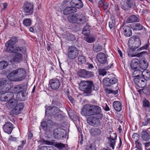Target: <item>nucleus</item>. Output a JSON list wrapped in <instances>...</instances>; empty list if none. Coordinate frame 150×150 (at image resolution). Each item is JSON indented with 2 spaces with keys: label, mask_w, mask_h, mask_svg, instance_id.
<instances>
[{
  "label": "nucleus",
  "mask_w": 150,
  "mask_h": 150,
  "mask_svg": "<svg viewBox=\"0 0 150 150\" xmlns=\"http://www.w3.org/2000/svg\"><path fill=\"white\" fill-rule=\"evenodd\" d=\"M99 116L98 118L92 116L88 117L87 120L88 123L93 126H99L100 125V121L99 120L100 119Z\"/></svg>",
  "instance_id": "14"
},
{
  "label": "nucleus",
  "mask_w": 150,
  "mask_h": 150,
  "mask_svg": "<svg viewBox=\"0 0 150 150\" xmlns=\"http://www.w3.org/2000/svg\"><path fill=\"white\" fill-rule=\"evenodd\" d=\"M144 120L145 122H143V125L144 126H146L150 122V114H148L146 115Z\"/></svg>",
  "instance_id": "36"
},
{
  "label": "nucleus",
  "mask_w": 150,
  "mask_h": 150,
  "mask_svg": "<svg viewBox=\"0 0 150 150\" xmlns=\"http://www.w3.org/2000/svg\"><path fill=\"white\" fill-rule=\"evenodd\" d=\"M78 60L82 64L85 63L86 61L85 57L83 55H79L78 57Z\"/></svg>",
  "instance_id": "43"
},
{
  "label": "nucleus",
  "mask_w": 150,
  "mask_h": 150,
  "mask_svg": "<svg viewBox=\"0 0 150 150\" xmlns=\"http://www.w3.org/2000/svg\"><path fill=\"white\" fill-rule=\"evenodd\" d=\"M85 67L87 68H88V69H92L94 68L92 64H91L90 63H88L86 64Z\"/></svg>",
  "instance_id": "60"
},
{
  "label": "nucleus",
  "mask_w": 150,
  "mask_h": 150,
  "mask_svg": "<svg viewBox=\"0 0 150 150\" xmlns=\"http://www.w3.org/2000/svg\"><path fill=\"white\" fill-rule=\"evenodd\" d=\"M22 8L25 13H29L30 14L33 13V5L31 3L25 2L23 5Z\"/></svg>",
  "instance_id": "13"
},
{
  "label": "nucleus",
  "mask_w": 150,
  "mask_h": 150,
  "mask_svg": "<svg viewBox=\"0 0 150 150\" xmlns=\"http://www.w3.org/2000/svg\"><path fill=\"white\" fill-rule=\"evenodd\" d=\"M77 2H78V1H76V0H72L70 2V5L72 6H76Z\"/></svg>",
  "instance_id": "55"
},
{
  "label": "nucleus",
  "mask_w": 150,
  "mask_h": 150,
  "mask_svg": "<svg viewBox=\"0 0 150 150\" xmlns=\"http://www.w3.org/2000/svg\"><path fill=\"white\" fill-rule=\"evenodd\" d=\"M39 150H54L53 148L49 146H43L39 148Z\"/></svg>",
  "instance_id": "44"
},
{
  "label": "nucleus",
  "mask_w": 150,
  "mask_h": 150,
  "mask_svg": "<svg viewBox=\"0 0 150 150\" xmlns=\"http://www.w3.org/2000/svg\"><path fill=\"white\" fill-rule=\"evenodd\" d=\"M127 6L129 8H133L135 6V2L134 0H126Z\"/></svg>",
  "instance_id": "34"
},
{
  "label": "nucleus",
  "mask_w": 150,
  "mask_h": 150,
  "mask_svg": "<svg viewBox=\"0 0 150 150\" xmlns=\"http://www.w3.org/2000/svg\"><path fill=\"white\" fill-rule=\"evenodd\" d=\"M49 84L51 89L53 90L56 91L59 88L60 86V82L57 79H53L49 81Z\"/></svg>",
  "instance_id": "15"
},
{
  "label": "nucleus",
  "mask_w": 150,
  "mask_h": 150,
  "mask_svg": "<svg viewBox=\"0 0 150 150\" xmlns=\"http://www.w3.org/2000/svg\"><path fill=\"white\" fill-rule=\"evenodd\" d=\"M68 98L69 100L72 103H74V100L73 98L71 96H68Z\"/></svg>",
  "instance_id": "63"
},
{
  "label": "nucleus",
  "mask_w": 150,
  "mask_h": 150,
  "mask_svg": "<svg viewBox=\"0 0 150 150\" xmlns=\"http://www.w3.org/2000/svg\"><path fill=\"white\" fill-rule=\"evenodd\" d=\"M102 49V47L100 45H94L93 47V51L96 52L101 51Z\"/></svg>",
  "instance_id": "41"
},
{
  "label": "nucleus",
  "mask_w": 150,
  "mask_h": 150,
  "mask_svg": "<svg viewBox=\"0 0 150 150\" xmlns=\"http://www.w3.org/2000/svg\"><path fill=\"white\" fill-rule=\"evenodd\" d=\"M54 142L53 141H50L44 139H42L40 141V142L41 144H43L54 145V146L60 150L62 149L65 147V144L63 143H57L54 144Z\"/></svg>",
  "instance_id": "11"
},
{
  "label": "nucleus",
  "mask_w": 150,
  "mask_h": 150,
  "mask_svg": "<svg viewBox=\"0 0 150 150\" xmlns=\"http://www.w3.org/2000/svg\"><path fill=\"white\" fill-rule=\"evenodd\" d=\"M31 23V21L30 19H26L23 20V24L26 26H28L30 25Z\"/></svg>",
  "instance_id": "46"
},
{
  "label": "nucleus",
  "mask_w": 150,
  "mask_h": 150,
  "mask_svg": "<svg viewBox=\"0 0 150 150\" xmlns=\"http://www.w3.org/2000/svg\"><path fill=\"white\" fill-rule=\"evenodd\" d=\"M93 76L94 74L93 72L86 71V78L92 77Z\"/></svg>",
  "instance_id": "53"
},
{
  "label": "nucleus",
  "mask_w": 150,
  "mask_h": 150,
  "mask_svg": "<svg viewBox=\"0 0 150 150\" xmlns=\"http://www.w3.org/2000/svg\"><path fill=\"white\" fill-rule=\"evenodd\" d=\"M135 142L136 146L138 147V148H141V147L142 146V144L139 140H137V141H135Z\"/></svg>",
  "instance_id": "58"
},
{
  "label": "nucleus",
  "mask_w": 150,
  "mask_h": 150,
  "mask_svg": "<svg viewBox=\"0 0 150 150\" xmlns=\"http://www.w3.org/2000/svg\"><path fill=\"white\" fill-rule=\"evenodd\" d=\"M143 105L144 107H148L149 105V102L146 100H144L143 101Z\"/></svg>",
  "instance_id": "56"
},
{
  "label": "nucleus",
  "mask_w": 150,
  "mask_h": 150,
  "mask_svg": "<svg viewBox=\"0 0 150 150\" xmlns=\"http://www.w3.org/2000/svg\"><path fill=\"white\" fill-rule=\"evenodd\" d=\"M101 111V108L99 106L87 104L82 107L81 112L82 115L86 116L98 115L99 118L101 119L103 115L100 114Z\"/></svg>",
  "instance_id": "1"
},
{
  "label": "nucleus",
  "mask_w": 150,
  "mask_h": 150,
  "mask_svg": "<svg viewBox=\"0 0 150 150\" xmlns=\"http://www.w3.org/2000/svg\"><path fill=\"white\" fill-rule=\"evenodd\" d=\"M3 128L4 131L10 134L13 128V124L9 122H6L3 125Z\"/></svg>",
  "instance_id": "19"
},
{
  "label": "nucleus",
  "mask_w": 150,
  "mask_h": 150,
  "mask_svg": "<svg viewBox=\"0 0 150 150\" xmlns=\"http://www.w3.org/2000/svg\"><path fill=\"white\" fill-rule=\"evenodd\" d=\"M144 27L139 23L136 24L135 25L133 26L132 29L134 30H142Z\"/></svg>",
  "instance_id": "39"
},
{
  "label": "nucleus",
  "mask_w": 150,
  "mask_h": 150,
  "mask_svg": "<svg viewBox=\"0 0 150 150\" xmlns=\"http://www.w3.org/2000/svg\"><path fill=\"white\" fill-rule=\"evenodd\" d=\"M132 137L134 141H137L139 139V136L138 134L135 133L132 135Z\"/></svg>",
  "instance_id": "52"
},
{
  "label": "nucleus",
  "mask_w": 150,
  "mask_h": 150,
  "mask_svg": "<svg viewBox=\"0 0 150 150\" xmlns=\"http://www.w3.org/2000/svg\"><path fill=\"white\" fill-rule=\"evenodd\" d=\"M83 6V4L82 1L80 0H78L76 7L78 8H82Z\"/></svg>",
  "instance_id": "48"
},
{
  "label": "nucleus",
  "mask_w": 150,
  "mask_h": 150,
  "mask_svg": "<svg viewBox=\"0 0 150 150\" xmlns=\"http://www.w3.org/2000/svg\"><path fill=\"white\" fill-rule=\"evenodd\" d=\"M139 60L137 58H134L132 59L131 62L130 67L132 69L135 70L137 68Z\"/></svg>",
  "instance_id": "31"
},
{
  "label": "nucleus",
  "mask_w": 150,
  "mask_h": 150,
  "mask_svg": "<svg viewBox=\"0 0 150 150\" xmlns=\"http://www.w3.org/2000/svg\"><path fill=\"white\" fill-rule=\"evenodd\" d=\"M139 21V19L135 15L130 16L127 18L126 22L127 23H130Z\"/></svg>",
  "instance_id": "30"
},
{
  "label": "nucleus",
  "mask_w": 150,
  "mask_h": 150,
  "mask_svg": "<svg viewBox=\"0 0 150 150\" xmlns=\"http://www.w3.org/2000/svg\"><path fill=\"white\" fill-rule=\"evenodd\" d=\"M107 73L106 71L105 70L103 69H100L99 71V74L100 75L104 76Z\"/></svg>",
  "instance_id": "54"
},
{
  "label": "nucleus",
  "mask_w": 150,
  "mask_h": 150,
  "mask_svg": "<svg viewBox=\"0 0 150 150\" xmlns=\"http://www.w3.org/2000/svg\"><path fill=\"white\" fill-rule=\"evenodd\" d=\"M79 53V50L75 47L73 46L69 47L68 49L67 58L70 60H73L76 58Z\"/></svg>",
  "instance_id": "7"
},
{
  "label": "nucleus",
  "mask_w": 150,
  "mask_h": 150,
  "mask_svg": "<svg viewBox=\"0 0 150 150\" xmlns=\"http://www.w3.org/2000/svg\"><path fill=\"white\" fill-rule=\"evenodd\" d=\"M96 59L99 63L104 64L107 63V56L104 53L100 52L97 54Z\"/></svg>",
  "instance_id": "18"
},
{
  "label": "nucleus",
  "mask_w": 150,
  "mask_h": 150,
  "mask_svg": "<svg viewBox=\"0 0 150 150\" xmlns=\"http://www.w3.org/2000/svg\"><path fill=\"white\" fill-rule=\"evenodd\" d=\"M140 66L141 69L144 70H146V69L148 67V64L144 60L140 64Z\"/></svg>",
  "instance_id": "40"
},
{
  "label": "nucleus",
  "mask_w": 150,
  "mask_h": 150,
  "mask_svg": "<svg viewBox=\"0 0 150 150\" xmlns=\"http://www.w3.org/2000/svg\"><path fill=\"white\" fill-rule=\"evenodd\" d=\"M117 138V135L115 133H113L111 134L110 137L108 138V140L109 142L110 147H112V149L115 148V139Z\"/></svg>",
  "instance_id": "20"
},
{
  "label": "nucleus",
  "mask_w": 150,
  "mask_h": 150,
  "mask_svg": "<svg viewBox=\"0 0 150 150\" xmlns=\"http://www.w3.org/2000/svg\"><path fill=\"white\" fill-rule=\"evenodd\" d=\"M99 86L97 85H94L93 83V86L92 87V90L97 91L99 89Z\"/></svg>",
  "instance_id": "59"
},
{
  "label": "nucleus",
  "mask_w": 150,
  "mask_h": 150,
  "mask_svg": "<svg viewBox=\"0 0 150 150\" xmlns=\"http://www.w3.org/2000/svg\"><path fill=\"white\" fill-rule=\"evenodd\" d=\"M90 33L89 26L88 25H86L83 28L82 33L86 36H88L89 35Z\"/></svg>",
  "instance_id": "33"
},
{
  "label": "nucleus",
  "mask_w": 150,
  "mask_h": 150,
  "mask_svg": "<svg viewBox=\"0 0 150 150\" xmlns=\"http://www.w3.org/2000/svg\"><path fill=\"white\" fill-rule=\"evenodd\" d=\"M90 133L93 136H96L100 135L101 132L100 129L96 128H93L90 130Z\"/></svg>",
  "instance_id": "29"
},
{
  "label": "nucleus",
  "mask_w": 150,
  "mask_h": 150,
  "mask_svg": "<svg viewBox=\"0 0 150 150\" xmlns=\"http://www.w3.org/2000/svg\"><path fill=\"white\" fill-rule=\"evenodd\" d=\"M129 48L128 49L127 53L128 56L129 57H132L136 56H138L139 55H141L143 53V52H142L139 54H136V52L135 51L136 49L132 48L130 47H129Z\"/></svg>",
  "instance_id": "22"
},
{
  "label": "nucleus",
  "mask_w": 150,
  "mask_h": 150,
  "mask_svg": "<svg viewBox=\"0 0 150 150\" xmlns=\"http://www.w3.org/2000/svg\"><path fill=\"white\" fill-rule=\"evenodd\" d=\"M67 18L69 22L73 23L82 25L86 22L85 17L83 15L80 13L70 15L68 16Z\"/></svg>",
  "instance_id": "3"
},
{
  "label": "nucleus",
  "mask_w": 150,
  "mask_h": 150,
  "mask_svg": "<svg viewBox=\"0 0 150 150\" xmlns=\"http://www.w3.org/2000/svg\"><path fill=\"white\" fill-rule=\"evenodd\" d=\"M113 108L116 111L120 112L121 110V104L119 101H114L113 103Z\"/></svg>",
  "instance_id": "27"
},
{
  "label": "nucleus",
  "mask_w": 150,
  "mask_h": 150,
  "mask_svg": "<svg viewBox=\"0 0 150 150\" xmlns=\"http://www.w3.org/2000/svg\"><path fill=\"white\" fill-rule=\"evenodd\" d=\"M105 91L106 93L108 94L112 93L114 95H116L118 93V91L117 90H116L115 91H113L112 90L105 89Z\"/></svg>",
  "instance_id": "45"
},
{
  "label": "nucleus",
  "mask_w": 150,
  "mask_h": 150,
  "mask_svg": "<svg viewBox=\"0 0 150 150\" xmlns=\"http://www.w3.org/2000/svg\"><path fill=\"white\" fill-rule=\"evenodd\" d=\"M117 81V79L115 77H111L110 76L103 79V83L104 85L105 86H110L111 85L116 83Z\"/></svg>",
  "instance_id": "16"
},
{
  "label": "nucleus",
  "mask_w": 150,
  "mask_h": 150,
  "mask_svg": "<svg viewBox=\"0 0 150 150\" xmlns=\"http://www.w3.org/2000/svg\"><path fill=\"white\" fill-rule=\"evenodd\" d=\"M86 40L89 43H92L95 40V38L93 37H88L86 39Z\"/></svg>",
  "instance_id": "49"
},
{
  "label": "nucleus",
  "mask_w": 150,
  "mask_h": 150,
  "mask_svg": "<svg viewBox=\"0 0 150 150\" xmlns=\"http://www.w3.org/2000/svg\"><path fill=\"white\" fill-rule=\"evenodd\" d=\"M125 35L126 37H129L132 35V30L129 26L124 27L123 29Z\"/></svg>",
  "instance_id": "28"
},
{
  "label": "nucleus",
  "mask_w": 150,
  "mask_h": 150,
  "mask_svg": "<svg viewBox=\"0 0 150 150\" xmlns=\"http://www.w3.org/2000/svg\"><path fill=\"white\" fill-rule=\"evenodd\" d=\"M26 72L23 68H20L13 70L9 74L10 76H16L17 81L23 80L25 78Z\"/></svg>",
  "instance_id": "5"
},
{
  "label": "nucleus",
  "mask_w": 150,
  "mask_h": 150,
  "mask_svg": "<svg viewBox=\"0 0 150 150\" xmlns=\"http://www.w3.org/2000/svg\"><path fill=\"white\" fill-rule=\"evenodd\" d=\"M141 45L140 38L137 36H133L131 37L128 42V45L129 47L132 48L136 49Z\"/></svg>",
  "instance_id": "6"
},
{
  "label": "nucleus",
  "mask_w": 150,
  "mask_h": 150,
  "mask_svg": "<svg viewBox=\"0 0 150 150\" xmlns=\"http://www.w3.org/2000/svg\"><path fill=\"white\" fill-rule=\"evenodd\" d=\"M76 12V9L73 7H67L64 10L63 13L65 15H67L71 13Z\"/></svg>",
  "instance_id": "25"
},
{
  "label": "nucleus",
  "mask_w": 150,
  "mask_h": 150,
  "mask_svg": "<svg viewBox=\"0 0 150 150\" xmlns=\"http://www.w3.org/2000/svg\"><path fill=\"white\" fill-rule=\"evenodd\" d=\"M149 44L148 42L147 44H145L144 46L138 49L137 51L138 50H146L147 48L149 47Z\"/></svg>",
  "instance_id": "50"
},
{
  "label": "nucleus",
  "mask_w": 150,
  "mask_h": 150,
  "mask_svg": "<svg viewBox=\"0 0 150 150\" xmlns=\"http://www.w3.org/2000/svg\"><path fill=\"white\" fill-rule=\"evenodd\" d=\"M133 80L135 84L139 87L144 88L146 85V80L141 77L134 78Z\"/></svg>",
  "instance_id": "17"
},
{
  "label": "nucleus",
  "mask_w": 150,
  "mask_h": 150,
  "mask_svg": "<svg viewBox=\"0 0 150 150\" xmlns=\"http://www.w3.org/2000/svg\"><path fill=\"white\" fill-rule=\"evenodd\" d=\"M108 6L109 4L108 3H105V4H104L103 5H102V7L104 10H105L108 8Z\"/></svg>",
  "instance_id": "62"
},
{
  "label": "nucleus",
  "mask_w": 150,
  "mask_h": 150,
  "mask_svg": "<svg viewBox=\"0 0 150 150\" xmlns=\"http://www.w3.org/2000/svg\"><path fill=\"white\" fill-rule=\"evenodd\" d=\"M47 124H49L50 125L52 126L54 125V123L53 122L50 120H48L47 121Z\"/></svg>",
  "instance_id": "64"
},
{
  "label": "nucleus",
  "mask_w": 150,
  "mask_h": 150,
  "mask_svg": "<svg viewBox=\"0 0 150 150\" xmlns=\"http://www.w3.org/2000/svg\"><path fill=\"white\" fill-rule=\"evenodd\" d=\"M93 82L89 81H83L79 84L80 90L87 93H90L92 91Z\"/></svg>",
  "instance_id": "4"
},
{
  "label": "nucleus",
  "mask_w": 150,
  "mask_h": 150,
  "mask_svg": "<svg viewBox=\"0 0 150 150\" xmlns=\"http://www.w3.org/2000/svg\"><path fill=\"white\" fill-rule=\"evenodd\" d=\"M114 21V22H113V21L112 20L111 21L109 22V27L110 29L112 28L115 25Z\"/></svg>",
  "instance_id": "57"
},
{
  "label": "nucleus",
  "mask_w": 150,
  "mask_h": 150,
  "mask_svg": "<svg viewBox=\"0 0 150 150\" xmlns=\"http://www.w3.org/2000/svg\"><path fill=\"white\" fill-rule=\"evenodd\" d=\"M53 134L55 139H60L64 137L65 135V131L62 128H57L54 130Z\"/></svg>",
  "instance_id": "12"
},
{
  "label": "nucleus",
  "mask_w": 150,
  "mask_h": 150,
  "mask_svg": "<svg viewBox=\"0 0 150 150\" xmlns=\"http://www.w3.org/2000/svg\"><path fill=\"white\" fill-rule=\"evenodd\" d=\"M141 137L142 139L144 141H147L150 138V134L149 132L147 130H143L141 133Z\"/></svg>",
  "instance_id": "23"
},
{
  "label": "nucleus",
  "mask_w": 150,
  "mask_h": 150,
  "mask_svg": "<svg viewBox=\"0 0 150 150\" xmlns=\"http://www.w3.org/2000/svg\"><path fill=\"white\" fill-rule=\"evenodd\" d=\"M86 150H96V149L94 146H92V144H91L87 146Z\"/></svg>",
  "instance_id": "51"
},
{
  "label": "nucleus",
  "mask_w": 150,
  "mask_h": 150,
  "mask_svg": "<svg viewBox=\"0 0 150 150\" xmlns=\"http://www.w3.org/2000/svg\"><path fill=\"white\" fill-rule=\"evenodd\" d=\"M142 78L146 80H148L150 76V72L148 70H143L142 73Z\"/></svg>",
  "instance_id": "32"
},
{
  "label": "nucleus",
  "mask_w": 150,
  "mask_h": 150,
  "mask_svg": "<svg viewBox=\"0 0 150 150\" xmlns=\"http://www.w3.org/2000/svg\"><path fill=\"white\" fill-rule=\"evenodd\" d=\"M142 71L139 70H135L134 71L132 74L134 78L140 77V74L142 75Z\"/></svg>",
  "instance_id": "38"
},
{
  "label": "nucleus",
  "mask_w": 150,
  "mask_h": 150,
  "mask_svg": "<svg viewBox=\"0 0 150 150\" xmlns=\"http://www.w3.org/2000/svg\"><path fill=\"white\" fill-rule=\"evenodd\" d=\"M67 39L69 40H73L75 39V37L72 34H69L67 36Z\"/></svg>",
  "instance_id": "47"
},
{
  "label": "nucleus",
  "mask_w": 150,
  "mask_h": 150,
  "mask_svg": "<svg viewBox=\"0 0 150 150\" xmlns=\"http://www.w3.org/2000/svg\"><path fill=\"white\" fill-rule=\"evenodd\" d=\"M23 58L22 54L20 53H16L13 58L11 60V62H20Z\"/></svg>",
  "instance_id": "26"
},
{
  "label": "nucleus",
  "mask_w": 150,
  "mask_h": 150,
  "mask_svg": "<svg viewBox=\"0 0 150 150\" xmlns=\"http://www.w3.org/2000/svg\"><path fill=\"white\" fill-rule=\"evenodd\" d=\"M18 88L21 89L20 91L22 92H25L27 89V86L26 84L18 85Z\"/></svg>",
  "instance_id": "42"
},
{
  "label": "nucleus",
  "mask_w": 150,
  "mask_h": 150,
  "mask_svg": "<svg viewBox=\"0 0 150 150\" xmlns=\"http://www.w3.org/2000/svg\"><path fill=\"white\" fill-rule=\"evenodd\" d=\"M19 101L16 99H10L6 103V105L8 109L13 110Z\"/></svg>",
  "instance_id": "21"
},
{
  "label": "nucleus",
  "mask_w": 150,
  "mask_h": 150,
  "mask_svg": "<svg viewBox=\"0 0 150 150\" xmlns=\"http://www.w3.org/2000/svg\"><path fill=\"white\" fill-rule=\"evenodd\" d=\"M2 95L0 96V100L2 102H5L7 100H8L10 99V98H12L13 94L12 93L10 92L9 93H7L6 96H4L3 95V94H1Z\"/></svg>",
  "instance_id": "24"
},
{
  "label": "nucleus",
  "mask_w": 150,
  "mask_h": 150,
  "mask_svg": "<svg viewBox=\"0 0 150 150\" xmlns=\"http://www.w3.org/2000/svg\"><path fill=\"white\" fill-rule=\"evenodd\" d=\"M9 82L10 81L7 79H0V94H4L6 92L5 89L9 85Z\"/></svg>",
  "instance_id": "9"
},
{
  "label": "nucleus",
  "mask_w": 150,
  "mask_h": 150,
  "mask_svg": "<svg viewBox=\"0 0 150 150\" xmlns=\"http://www.w3.org/2000/svg\"><path fill=\"white\" fill-rule=\"evenodd\" d=\"M24 106L23 103L18 101L15 106L10 112L11 114L12 115H17L20 113L23 110Z\"/></svg>",
  "instance_id": "10"
},
{
  "label": "nucleus",
  "mask_w": 150,
  "mask_h": 150,
  "mask_svg": "<svg viewBox=\"0 0 150 150\" xmlns=\"http://www.w3.org/2000/svg\"><path fill=\"white\" fill-rule=\"evenodd\" d=\"M60 111L59 108L57 107L48 106L46 109L45 114L50 116H59V115L57 114Z\"/></svg>",
  "instance_id": "8"
},
{
  "label": "nucleus",
  "mask_w": 150,
  "mask_h": 150,
  "mask_svg": "<svg viewBox=\"0 0 150 150\" xmlns=\"http://www.w3.org/2000/svg\"><path fill=\"white\" fill-rule=\"evenodd\" d=\"M8 65V62L6 61L0 62V69H5Z\"/></svg>",
  "instance_id": "37"
},
{
  "label": "nucleus",
  "mask_w": 150,
  "mask_h": 150,
  "mask_svg": "<svg viewBox=\"0 0 150 150\" xmlns=\"http://www.w3.org/2000/svg\"><path fill=\"white\" fill-rule=\"evenodd\" d=\"M86 71L85 69H82L78 72V75L82 78H86Z\"/></svg>",
  "instance_id": "35"
},
{
  "label": "nucleus",
  "mask_w": 150,
  "mask_h": 150,
  "mask_svg": "<svg viewBox=\"0 0 150 150\" xmlns=\"http://www.w3.org/2000/svg\"><path fill=\"white\" fill-rule=\"evenodd\" d=\"M41 126L43 127L44 129H46L47 124L45 121H43L41 123Z\"/></svg>",
  "instance_id": "61"
},
{
  "label": "nucleus",
  "mask_w": 150,
  "mask_h": 150,
  "mask_svg": "<svg viewBox=\"0 0 150 150\" xmlns=\"http://www.w3.org/2000/svg\"><path fill=\"white\" fill-rule=\"evenodd\" d=\"M18 40L17 37H11V39L8 40L5 44L6 47V51L8 52H14L16 54L17 52L24 53L23 48L21 47H15L14 45L18 42Z\"/></svg>",
  "instance_id": "2"
}]
</instances>
